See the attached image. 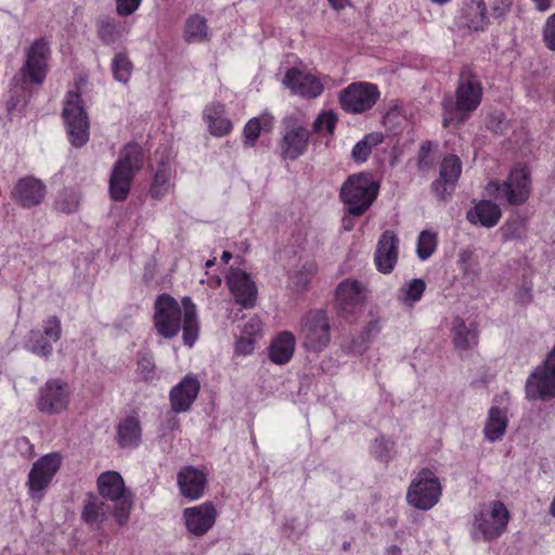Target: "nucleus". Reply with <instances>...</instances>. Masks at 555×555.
Instances as JSON below:
<instances>
[{"instance_id": "obj_1", "label": "nucleus", "mask_w": 555, "mask_h": 555, "mask_svg": "<svg viewBox=\"0 0 555 555\" xmlns=\"http://www.w3.org/2000/svg\"><path fill=\"white\" fill-rule=\"evenodd\" d=\"M154 327L167 339L176 337L182 330L184 345L193 347L199 333L195 304L190 297H183L180 305L170 295H159L154 305Z\"/></svg>"}, {"instance_id": "obj_24", "label": "nucleus", "mask_w": 555, "mask_h": 555, "mask_svg": "<svg viewBox=\"0 0 555 555\" xmlns=\"http://www.w3.org/2000/svg\"><path fill=\"white\" fill-rule=\"evenodd\" d=\"M488 24L483 0H470L465 3L455 18V25L463 35L483 30Z\"/></svg>"}, {"instance_id": "obj_6", "label": "nucleus", "mask_w": 555, "mask_h": 555, "mask_svg": "<svg viewBox=\"0 0 555 555\" xmlns=\"http://www.w3.org/2000/svg\"><path fill=\"white\" fill-rule=\"evenodd\" d=\"M531 190V171L524 165L514 166L502 183L491 181L486 186L488 195L515 206L526 203L530 197Z\"/></svg>"}, {"instance_id": "obj_64", "label": "nucleus", "mask_w": 555, "mask_h": 555, "mask_svg": "<svg viewBox=\"0 0 555 555\" xmlns=\"http://www.w3.org/2000/svg\"><path fill=\"white\" fill-rule=\"evenodd\" d=\"M434 3H437V4H446L448 2H450L451 0H431Z\"/></svg>"}, {"instance_id": "obj_61", "label": "nucleus", "mask_w": 555, "mask_h": 555, "mask_svg": "<svg viewBox=\"0 0 555 555\" xmlns=\"http://www.w3.org/2000/svg\"><path fill=\"white\" fill-rule=\"evenodd\" d=\"M354 227V222H353V219L350 218V217H345L343 219V228L344 230L346 231H350L352 230V228Z\"/></svg>"}, {"instance_id": "obj_23", "label": "nucleus", "mask_w": 555, "mask_h": 555, "mask_svg": "<svg viewBox=\"0 0 555 555\" xmlns=\"http://www.w3.org/2000/svg\"><path fill=\"white\" fill-rule=\"evenodd\" d=\"M201 383L195 375L188 374L169 392L171 410L175 413L188 412L198 396Z\"/></svg>"}, {"instance_id": "obj_3", "label": "nucleus", "mask_w": 555, "mask_h": 555, "mask_svg": "<svg viewBox=\"0 0 555 555\" xmlns=\"http://www.w3.org/2000/svg\"><path fill=\"white\" fill-rule=\"evenodd\" d=\"M511 514L501 501L480 504L469 520V535L475 542L496 540L506 530Z\"/></svg>"}, {"instance_id": "obj_9", "label": "nucleus", "mask_w": 555, "mask_h": 555, "mask_svg": "<svg viewBox=\"0 0 555 555\" xmlns=\"http://www.w3.org/2000/svg\"><path fill=\"white\" fill-rule=\"evenodd\" d=\"M63 118L70 144L83 146L90 137V124L77 91H68L64 101Z\"/></svg>"}, {"instance_id": "obj_46", "label": "nucleus", "mask_w": 555, "mask_h": 555, "mask_svg": "<svg viewBox=\"0 0 555 555\" xmlns=\"http://www.w3.org/2000/svg\"><path fill=\"white\" fill-rule=\"evenodd\" d=\"M42 334L44 335V338L47 340H51L52 343H56L61 339L62 336V325L61 320L51 315L42 320L41 328H39Z\"/></svg>"}, {"instance_id": "obj_55", "label": "nucleus", "mask_w": 555, "mask_h": 555, "mask_svg": "<svg viewBox=\"0 0 555 555\" xmlns=\"http://www.w3.org/2000/svg\"><path fill=\"white\" fill-rule=\"evenodd\" d=\"M388 444L389 441L384 437L376 438L372 446V451L377 457L385 459L388 453Z\"/></svg>"}, {"instance_id": "obj_11", "label": "nucleus", "mask_w": 555, "mask_h": 555, "mask_svg": "<svg viewBox=\"0 0 555 555\" xmlns=\"http://www.w3.org/2000/svg\"><path fill=\"white\" fill-rule=\"evenodd\" d=\"M63 457L57 452L48 453L31 466L27 478L28 494L33 501L40 502L60 470Z\"/></svg>"}, {"instance_id": "obj_28", "label": "nucleus", "mask_w": 555, "mask_h": 555, "mask_svg": "<svg viewBox=\"0 0 555 555\" xmlns=\"http://www.w3.org/2000/svg\"><path fill=\"white\" fill-rule=\"evenodd\" d=\"M142 440V427L137 414L120 418L116 425V442L122 449H137Z\"/></svg>"}, {"instance_id": "obj_40", "label": "nucleus", "mask_w": 555, "mask_h": 555, "mask_svg": "<svg viewBox=\"0 0 555 555\" xmlns=\"http://www.w3.org/2000/svg\"><path fill=\"white\" fill-rule=\"evenodd\" d=\"M127 31L128 30L126 26H124L121 23L115 22L114 20L102 18L99 22V37L103 42L107 44L117 42Z\"/></svg>"}, {"instance_id": "obj_57", "label": "nucleus", "mask_w": 555, "mask_h": 555, "mask_svg": "<svg viewBox=\"0 0 555 555\" xmlns=\"http://www.w3.org/2000/svg\"><path fill=\"white\" fill-rule=\"evenodd\" d=\"M179 428V421L176 416L169 415L167 416L160 425L159 431L163 436L168 435L169 433Z\"/></svg>"}, {"instance_id": "obj_34", "label": "nucleus", "mask_w": 555, "mask_h": 555, "mask_svg": "<svg viewBox=\"0 0 555 555\" xmlns=\"http://www.w3.org/2000/svg\"><path fill=\"white\" fill-rule=\"evenodd\" d=\"M453 341L457 349L466 350L477 344L476 328L470 324L467 326L463 319L456 317L452 322Z\"/></svg>"}, {"instance_id": "obj_18", "label": "nucleus", "mask_w": 555, "mask_h": 555, "mask_svg": "<svg viewBox=\"0 0 555 555\" xmlns=\"http://www.w3.org/2000/svg\"><path fill=\"white\" fill-rule=\"evenodd\" d=\"M335 300L344 318L353 317L365 304L366 288L357 280H344L336 288Z\"/></svg>"}, {"instance_id": "obj_29", "label": "nucleus", "mask_w": 555, "mask_h": 555, "mask_svg": "<svg viewBox=\"0 0 555 555\" xmlns=\"http://www.w3.org/2000/svg\"><path fill=\"white\" fill-rule=\"evenodd\" d=\"M501 217L502 211L500 206L487 199L477 202L474 207L466 212V219L469 223L483 228L495 227Z\"/></svg>"}, {"instance_id": "obj_42", "label": "nucleus", "mask_w": 555, "mask_h": 555, "mask_svg": "<svg viewBox=\"0 0 555 555\" xmlns=\"http://www.w3.org/2000/svg\"><path fill=\"white\" fill-rule=\"evenodd\" d=\"M112 69L115 79L126 83L131 77L132 64L125 54L119 53L113 59Z\"/></svg>"}, {"instance_id": "obj_51", "label": "nucleus", "mask_w": 555, "mask_h": 555, "mask_svg": "<svg viewBox=\"0 0 555 555\" xmlns=\"http://www.w3.org/2000/svg\"><path fill=\"white\" fill-rule=\"evenodd\" d=\"M543 38L546 47L550 50L555 51V13L548 16L545 22Z\"/></svg>"}, {"instance_id": "obj_31", "label": "nucleus", "mask_w": 555, "mask_h": 555, "mask_svg": "<svg viewBox=\"0 0 555 555\" xmlns=\"http://www.w3.org/2000/svg\"><path fill=\"white\" fill-rule=\"evenodd\" d=\"M203 118L209 133L214 137H224L233 128L231 120L225 115V106L220 103L207 105L203 112Z\"/></svg>"}, {"instance_id": "obj_14", "label": "nucleus", "mask_w": 555, "mask_h": 555, "mask_svg": "<svg viewBox=\"0 0 555 555\" xmlns=\"http://www.w3.org/2000/svg\"><path fill=\"white\" fill-rule=\"evenodd\" d=\"M380 96L378 87L367 81L348 85L339 93L341 108L351 114H361L371 109Z\"/></svg>"}, {"instance_id": "obj_33", "label": "nucleus", "mask_w": 555, "mask_h": 555, "mask_svg": "<svg viewBox=\"0 0 555 555\" xmlns=\"http://www.w3.org/2000/svg\"><path fill=\"white\" fill-rule=\"evenodd\" d=\"M107 514L108 507L96 495L89 494L83 501L81 519L87 525L100 528L102 524L107 519Z\"/></svg>"}, {"instance_id": "obj_52", "label": "nucleus", "mask_w": 555, "mask_h": 555, "mask_svg": "<svg viewBox=\"0 0 555 555\" xmlns=\"http://www.w3.org/2000/svg\"><path fill=\"white\" fill-rule=\"evenodd\" d=\"M142 0H116V12L120 16L133 14L140 7Z\"/></svg>"}, {"instance_id": "obj_7", "label": "nucleus", "mask_w": 555, "mask_h": 555, "mask_svg": "<svg viewBox=\"0 0 555 555\" xmlns=\"http://www.w3.org/2000/svg\"><path fill=\"white\" fill-rule=\"evenodd\" d=\"M98 490L102 498L114 503L113 515L119 525H125L132 509V496L126 490L121 475L107 470L98 477Z\"/></svg>"}, {"instance_id": "obj_38", "label": "nucleus", "mask_w": 555, "mask_h": 555, "mask_svg": "<svg viewBox=\"0 0 555 555\" xmlns=\"http://www.w3.org/2000/svg\"><path fill=\"white\" fill-rule=\"evenodd\" d=\"M384 141V135L380 132H371L366 134L362 140L356 143L351 151V156L357 163H364L373 147L379 145Z\"/></svg>"}, {"instance_id": "obj_21", "label": "nucleus", "mask_w": 555, "mask_h": 555, "mask_svg": "<svg viewBox=\"0 0 555 555\" xmlns=\"http://www.w3.org/2000/svg\"><path fill=\"white\" fill-rule=\"evenodd\" d=\"M227 284L236 304L244 308L255 306L257 286L248 273L237 268H231L227 275Z\"/></svg>"}, {"instance_id": "obj_43", "label": "nucleus", "mask_w": 555, "mask_h": 555, "mask_svg": "<svg viewBox=\"0 0 555 555\" xmlns=\"http://www.w3.org/2000/svg\"><path fill=\"white\" fill-rule=\"evenodd\" d=\"M137 373L145 382L157 378L156 366L150 353L144 352L138 356Z\"/></svg>"}, {"instance_id": "obj_36", "label": "nucleus", "mask_w": 555, "mask_h": 555, "mask_svg": "<svg viewBox=\"0 0 555 555\" xmlns=\"http://www.w3.org/2000/svg\"><path fill=\"white\" fill-rule=\"evenodd\" d=\"M273 126V116L269 113H263L258 117L251 118L244 128L245 141L248 145L253 146L261 132H268Z\"/></svg>"}, {"instance_id": "obj_44", "label": "nucleus", "mask_w": 555, "mask_h": 555, "mask_svg": "<svg viewBox=\"0 0 555 555\" xmlns=\"http://www.w3.org/2000/svg\"><path fill=\"white\" fill-rule=\"evenodd\" d=\"M337 116L332 111H323L313 122V130L319 134H333Z\"/></svg>"}, {"instance_id": "obj_62", "label": "nucleus", "mask_w": 555, "mask_h": 555, "mask_svg": "<svg viewBox=\"0 0 555 555\" xmlns=\"http://www.w3.org/2000/svg\"><path fill=\"white\" fill-rule=\"evenodd\" d=\"M221 258H222V261L227 263L232 258V254L229 251H223Z\"/></svg>"}, {"instance_id": "obj_58", "label": "nucleus", "mask_w": 555, "mask_h": 555, "mask_svg": "<svg viewBox=\"0 0 555 555\" xmlns=\"http://www.w3.org/2000/svg\"><path fill=\"white\" fill-rule=\"evenodd\" d=\"M78 206V201L74 194H70V199L68 202L57 201L56 207L59 210L64 212H72L76 210Z\"/></svg>"}, {"instance_id": "obj_16", "label": "nucleus", "mask_w": 555, "mask_h": 555, "mask_svg": "<svg viewBox=\"0 0 555 555\" xmlns=\"http://www.w3.org/2000/svg\"><path fill=\"white\" fill-rule=\"evenodd\" d=\"M526 395L529 399L543 400L555 397V346L544 363L528 377Z\"/></svg>"}, {"instance_id": "obj_49", "label": "nucleus", "mask_w": 555, "mask_h": 555, "mask_svg": "<svg viewBox=\"0 0 555 555\" xmlns=\"http://www.w3.org/2000/svg\"><path fill=\"white\" fill-rule=\"evenodd\" d=\"M382 328L383 320L379 317H372L361 332V335L372 343L378 336Z\"/></svg>"}, {"instance_id": "obj_48", "label": "nucleus", "mask_w": 555, "mask_h": 555, "mask_svg": "<svg viewBox=\"0 0 555 555\" xmlns=\"http://www.w3.org/2000/svg\"><path fill=\"white\" fill-rule=\"evenodd\" d=\"M371 344L372 343L369 339L360 334L358 337L352 338L349 343L343 345V350L347 354L361 356L369 350Z\"/></svg>"}, {"instance_id": "obj_4", "label": "nucleus", "mask_w": 555, "mask_h": 555, "mask_svg": "<svg viewBox=\"0 0 555 555\" xmlns=\"http://www.w3.org/2000/svg\"><path fill=\"white\" fill-rule=\"evenodd\" d=\"M143 165V152L137 144L126 145L116 160L109 177V195L114 201H125L134 175Z\"/></svg>"}, {"instance_id": "obj_60", "label": "nucleus", "mask_w": 555, "mask_h": 555, "mask_svg": "<svg viewBox=\"0 0 555 555\" xmlns=\"http://www.w3.org/2000/svg\"><path fill=\"white\" fill-rule=\"evenodd\" d=\"M328 2L335 10L344 9L350 3L349 0H328Z\"/></svg>"}, {"instance_id": "obj_39", "label": "nucleus", "mask_w": 555, "mask_h": 555, "mask_svg": "<svg viewBox=\"0 0 555 555\" xmlns=\"http://www.w3.org/2000/svg\"><path fill=\"white\" fill-rule=\"evenodd\" d=\"M185 39L188 42H202L208 40L209 33L205 17L195 14L185 22Z\"/></svg>"}, {"instance_id": "obj_47", "label": "nucleus", "mask_w": 555, "mask_h": 555, "mask_svg": "<svg viewBox=\"0 0 555 555\" xmlns=\"http://www.w3.org/2000/svg\"><path fill=\"white\" fill-rule=\"evenodd\" d=\"M299 270L304 272V279L297 280L298 274H291L289 276L292 287L297 291L304 289L309 284L312 275L317 272V264L312 260H305Z\"/></svg>"}, {"instance_id": "obj_17", "label": "nucleus", "mask_w": 555, "mask_h": 555, "mask_svg": "<svg viewBox=\"0 0 555 555\" xmlns=\"http://www.w3.org/2000/svg\"><path fill=\"white\" fill-rule=\"evenodd\" d=\"M309 142V131L301 124L293 120H284V130L279 143L280 155L283 159L295 160L304 155Z\"/></svg>"}, {"instance_id": "obj_19", "label": "nucleus", "mask_w": 555, "mask_h": 555, "mask_svg": "<svg viewBox=\"0 0 555 555\" xmlns=\"http://www.w3.org/2000/svg\"><path fill=\"white\" fill-rule=\"evenodd\" d=\"M508 423V398L505 396L494 398L492 405L488 410L482 428L485 439L489 442L501 441L506 434Z\"/></svg>"}, {"instance_id": "obj_10", "label": "nucleus", "mask_w": 555, "mask_h": 555, "mask_svg": "<svg viewBox=\"0 0 555 555\" xmlns=\"http://www.w3.org/2000/svg\"><path fill=\"white\" fill-rule=\"evenodd\" d=\"M441 491L435 473L424 468L412 479L406 491V502L416 509L428 511L439 502Z\"/></svg>"}, {"instance_id": "obj_22", "label": "nucleus", "mask_w": 555, "mask_h": 555, "mask_svg": "<svg viewBox=\"0 0 555 555\" xmlns=\"http://www.w3.org/2000/svg\"><path fill=\"white\" fill-rule=\"evenodd\" d=\"M399 255V238L392 231H385L376 246L374 263L378 272L389 274L395 269Z\"/></svg>"}, {"instance_id": "obj_8", "label": "nucleus", "mask_w": 555, "mask_h": 555, "mask_svg": "<svg viewBox=\"0 0 555 555\" xmlns=\"http://www.w3.org/2000/svg\"><path fill=\"white\" fill-rule=\"evenodd\" d=\"M298 336L308 352H322L331 343V324L326 312L321 309L308 311L301 318Z\"/></svg>"}, {"instance_id": "obj_27", "label": "nucleus", "mask_w": 555, "mask_h": 555, "mask_svg": "<svg viewBox=\"0 0 555 555\" xmlns=\"http://www.w3.org/2000/svg\"><path fill=\"white\" fill-rule=\"evenodd\" d=\"M461 172V159L455 155L446 156L440 166L439 179L433 184L434 191L440 197L450 194L454 190Z\"/></svg>"}, {"instance_id": "obj_37", "label": "nucleus", "mask_w": 555, "mask_h": 555, "mask_svg": "<svg viewBox=\"0 0 555 555\" xmlns=\"http://www.w3.org/2000/svg\"><path fill=\"white\" fill-rule=\"evenodd\" d=\"M52 345L53 343L51 340H47L40 330H31L26 336L24 343V346L28 351L41 358H48L52 354Z\"/></svg>"}, {"instance_id": "obj_41", "label": "nucleus", "mask_w": 555, "mask_h": 555, "mask_svg": "<svg viewBox=\"0 0 555 555\" xmlns=\"http://www.w3.org/2000/svg\"><path fill=\"white\" fill-rule=\"evenodd\" d=\"M438 234L433 230H424L420 233L416 244V254L421 260H427L436 251Z\"/></svg>"}, {"instance_id": "obj_30", "label": "nucleus", "mask_w": 555, "mask_h": 555, "mask_svg": "<svg viewBox=\"0 0 555 555\" xmlns=\"http://www.w3.org/2000/svg\"><path fill=\"white\" fill-rule=\"evenodd\" d=\"M175 169L170 159L162 158L158 162L151 186L150 195L154 199H163L173 188Z\"/></svg>"}, {"instance_id": "obj_12", "label": "nucleus", "mask_w": 555, "mask_h": 555, "mask_svg": "<svg viewBox=\"0 0 555 555\" xmlns=\"http://www.w3.org/2000/svg\"><path fill=\"white\" fill-rule=\"evenodd\" d=\"M327 80L328 77L325 75L301 66H292L285 70L281 81L292 93L307 99H315L322 94Z\"/></svg>"}, {"instance_id": "obj_56", "label": "nucleus", "mask_w": 555, "mask_h": 555, "mask_svg": "<svg viewBox=\"0 0 555 555\" xmlns=\"http://www.w3.org/2000/svg\"><path fill=\"white\" fill-rule=\"evenodd\" d=\"M15 446L21 454L25 457H29L34 453V447L26 437H20L15 440Z\"/></svg>"}, {"instance_id": "obj_53", "label": "nucleus", "mask_w": 555, "mask_h": 555, "mask_svg": "<svg viewBox=\"0 0 555 555\" xmlns=\"http://www.w3.org/2000/svg\"><path fill=\"white\" fill-rule=\"evenodd\" d=\"M255 349V338L242 335L235 343V353L249 356Z\"/></svg>"}, {"instance_id": "obj_63", "label": "nucleus", "mask_w": 555, "mask_h": 555, "mask_svg": "<svg viewBox=\"0 0 555 555\" xmlns=\"http://www.w3.org/2000/svg\"><path fill=\"white\" fill-rule=\"evenodd\" d=\"M292 274H298L297 280H301L305 278V274H304V272H301V270H297V271L293 272Z\"/></svg>"}, {"instance_id": "obj_5", "label": "nucleus", "mask_w": 555, "mask_h": 555, "mask_svg": "<svg viewBox=\"0 0 555 555\" xmlns=\"http://www.w3.org/2000/svg\"><path fill=\"white\" fill-rule=\"evenodd\" d=\"M378 183L369 173L350 176L340 188V199L349 215L362 216L377 197Z\"/></svg>"}, {"instance_id": "obj_13", "label": "nucleus", "mask_w": 555, "mask_h": 555, "mask_svg": "<svg viewBox=\"0 0 555 555\" xmlns=\"http://www.w3.org/2000/svg\"><path fill=\"white\" fill-rule=\"evenodd\" d=\"M50 47L44 39L36 40L25 53L18 78L24 86L41 85L48 72Z\"/></svg>"}, {"instance_id": "obj_50", "label": "nucleus", "mask_w": 555, "mask_h": 555, "mask_svg": "<svg viewBox=\"0 0 555 555\" xmlns=\"http://www.w3.org/2000/svg\"><path fill=\"white\" fill-rule=\"evenodd\" d=\"M262 332V321L258 315L250 317L243 325L242 335L255 338Z\"/></svg>"}, {"instance_id": "obj_2", "label": "nucleus", "mask_w": 555, "mask_h": 555, "mask_svg": "<svg viewBox=\"0 0 555 555\" xmlns=\"http://www.w3.org/2000/svg\"><path fill=\"white\" fill-rule=\"evenodd\" d=\"M483 89L479 78L469 70L462 72L456 88V100L444 101L443 126L452 122L463 124L479 106Z\"/></svg>"}, {"instance_id": "obj_45", "label": "nucleus", "mask_w": 555, "mask_h": 555, "mask_svg": "<svg viewBox=\"0 0 555 555\" xmlns=\"http://www.w3.org/2000/svg\"><path fill=\"white\" fill-rule=\"evenodd\" d=\"M459 267L466 278L475 279L479 273V268L475 255L470 249H463L459 255Z\"/></svg>"}, {"instance_id": "obj_54", "label": "nucleus", "mask_w": 555, "mask_h": 555, "mask_svg": "<svg viewBox=\"0 0 555 555\" xmlns=\"http://www.w3.org/2000/svg\"><path fill=\"white\" fill-rule=\"evenodd\" d=\"M488 127L494 132H503L506 128L505 115L501 112H496L491 115Z\"/></svg>"}, {"instance_id": "obj_59", "label": "nucleus", "mask_w": 555, "mask_h": 555, "mask_svg": "<svg viewBox=\"0 0 555 555\" xmlns=\"http://www.w3.org/2000/svg\"><path fill=\"white\" fill-rule=\"evenodd\" d=\"M553 1L554 0H532L535 8L541 12L547 11L552 7Z\"/></svg>"}, {"instance_id": "obj_15", "label": "nucleus", "mask_w": 555, "mask_h": 555, "mask_svg": "<svg viewBox=\"0 0 555 555\" xmlns=\"http://www.w3.org/2000/svg\"><path fill=\"white\" fill-rule=\"evenodd\" d=\"M70 395V388L65 380L51 378L39 388L37 408L47 415L62 414L69 406Z\"/></svg>"}, {"instance_id": "obj_20", "label": "nucleus", "mask_w": 555, "mask_h": 555, "mask_svg": "<svg viewBox=\"0 0 555 555\" xmlns=\"http://www.w3.org/2000/svg\"><path fill=\"white\" fill-rule=\"evenodd\" d=\"M182 519L189 533L194 537H203L214 527L217 509L212 503L205 502L184 508Z\"/></svg>"}, {"instance_id": "obj_25", "label": "nucleus", "mask_w": 555, "mask_h": 555, "mask_svg": "<svg viewBox=\"0 0 555 555\" xmlns=\"http://www.w3.org/2000/svg\"><path fill=\"white\" fill-rule=\"evenodd\" d=\"M177 481L181 495L194 501L203 496L207 485V475L202 469L186 466L178 473Z\"/></svg>"}, {"instance_id": "obj_35", "label": "nucleus", "mask_w": 555, "mask_h": 555, "mask_svg": "<svg viewBox=\"0 0 555 555\" xmlns=\"http://www.w3.org/2000/svg\"><path fill=\"white\" fill-rule=\"evenodd\" d=\"M426 289V283L422 279H412L401 286L397 293V300L406 308H412L418 302Z\"/></svg>"}, {"instance_id": "obj_32", "label": "nucleus", "mask_w": 555, "mask_h": 555, "mask_svg": "<svg viewBox=\"0 0 555 555\" xmlns=\"http://www.w3.org/2000/svg\"><path fill=\"white\" fill-rule=\"evenodd\" d=\"M295 351V336L292 332L284 331L275 335L269 347L270 360L279 365L291 361Z\"/></svg>"}, {"instance_id": "obj_26", "label": "nucleus", "mask_w": 555, "mask_h": 555, "mask_svg": "<svg viewBox=\"0 0 555 555\" xmlns=\"http://www.w3.org/2000/svg\"><path fill=\"white\" fill-rule=\"evenodd\" d=\"M44 196V184L34 177L20 179L12 191V197L14 201L24 208H30L39 205L43 201Z\"/></svg>"}]
</instances>
